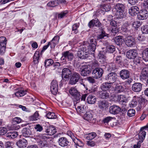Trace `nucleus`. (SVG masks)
I'll list each match as a JSON object with an SVG mask.
<instances>
[{"instance_id": "nucleus-23", "label": "nucleus", "mask_w": 148, "mask_h": 148, "mask_svg": "<svg viewBox=\"0 0 148 148\" xmlns=\"http://www.w3.org/2000/svg\"><path fill=\"white\" fill-rule=\"evenodd\" d=\"M146 134V132L141 128L138 134L139 139L140 142H143Z\"/></svg>"}, {"instance_id": "nucleus-3", "label": "nucleus", "mask_w": 148, "mask_h": 148, "mask_svg": "<svg viewBox=\"0 0 148 148\" xmlns=\"http://www.w3.org/2000/svg\"><path fill=\"white\" fill-rule=\"evenodd\" d=\"M80 69L79 72L82 76L84 77L87 76L91 72L90 67L89 65H82Z\"/></svg>"}, {"instance_id": "nucleus-32", "label": "nucleus", "mask_w": 148, "mask_h": 148, "mask_svg": "<svg viewBox=\"0 0 148 148\" xmlns=\"http://www.w3.org/2000/svg\"><path fill=\"white\" fill-rule=\"evenodd\" d=\"M18 135V132L16 131L11 132L7 134V136L9 138H16Z\"/></svg>"}, {"instance_id": "nucleus-35", "label": "nucleus", "mask_w": 148, "mask_h": 148, "mask_svg": "<svg viewBox=\"0 0 148 148\" xmlns=\"http://www.w3.org/2000/svg\"><path fill=\"white\" fill-rule=\"evenodd\" d=\"M89 44V45L92 44L93 43H96V39H95L93 37H91L89 38L87 41H84V45H86V43Z\"/></svg>"}, {"instance_id": "nucleus-47", "label": "nucleus", "mask_w": 148, "mask_h": 148, "mask_svg": "<svg viewBox=\"0 0 148 148\" xmlns=\"http://www.w3.org/2000/svg\"><path fill=\"white\" fill-rule=\"evenodd\" d=\"M69 92L72 96L75 95L79 92L75 87H72L69 90Z\"/></svg>"}, {"instance_id": "nucleus-39", "label": "nucleus", "mask_w": 148, "mask_h": 148, "mask_svg": "<svg viewBox=\"0 0 148 148\" xmlns=\"http://www.w3.org/2000/svg\"><path fill=\"white\" fill-rule=\"evenodd\" d=\"M124 89L122 86L116 85L115 88L114 90L116 92L119 93L123 92Z\"/></svg>"}, {"instance_id": "nucleus-57", "label": "nucleus", "mask_w": 148, "mask_h": 148, "mask_svg": "<svg viewBox=\"0 0 148 148\" xmlns=\"http://www.w3.org/2000/svg\"><path fill=\"white\" fill-rule=\"evenodd\" d=\"M111 7L110 5L108 4H104L103 7V11H108L110 10Z\"/></svg>"}, {"instance_id": "nucleus-59", "label": "nucleus", "mask_w": 148, "mask_h": 148, "mask_svg": "<svg viewBox=\"0 0 148 148\" xmlns=\"http://www.w3.org/2000/svg\"><path fill=\"white\" fill-rule=\"evenodd\" d=\"M6 45H0V52L1 55H3L5 51Z\"/></svg>"}, {"instance_id": "nucleus-38", "label": "nucleus", "mask_w": 148, "mask_h": 148, "mask_svg": "<svg viewBox=\"0 0 148 148\" xmlns=\"http://www.w3.org/2000/svg\"><path fill=\"white\" fill-rule=\"evenodd\" d=\"M97 134L95 132H92L87 134L86 138L87 140H92L95 138Z\"/></svg>"}, {"instance_id": "nucleus-2", "label": "nucleus", "mask_w": 148, "mask_h": 148, "mask_svg": "<svg viewBox=\"0 0 148 148\" xmlns=\"http://www.w3.org/2000/svg\"><path fill=\"white\" fill-rule=\"evenodd\" d=\"M115 8L118 18H122L126 17V14L124 12V6L123 4H117L115 6Z\"/></svg>"}, {"instance_id": "nucleus-51", "label": "nucleus", "mask_w": 148, "mask_h": 148, "mask_svg": "<svg viewBox=\"0 0 148 148\" xmlns=\"http://www.w3.org/2000/svg\"><path fill=\"white\" fill-rule=\"evenodd\" d=\"M21 121V119L18 117H15L14 118L12 121V123L14 124H19Z\"/></svg>"}, {"instance_id": "nucleus-50", "label": "nucleus", "mask_w": 148, "mask_h": 148, "mask_svg": "<svg viewBox=\"0 0 148 148\" xmlns=\"http://www.w3.org/2000/svg\"><path fill=\"white\" fill-rule=\"evenodd\" d=\"M135 111L134 110L132 109L129 110L127 113L128 116L130 117L134 116L135 115Z\"/></svg>"}, {"instance_id": "nucleus-49", "label": "nucleus", "mask_w": 148, "mask_h": 148, "mask_svg": "<svg viewBox=\"0 0 148 148\" xmlns=\"http://www.w3.org/2000/svg\"><path fill=\"white\" fill-rule=\"evenodd\" d=\"M53 63V60L51 59H47L45 62V65L46 67L49 66L51 65Z\"/></svg>"}, {"instance_id": "nucleus-18", "label": "nucleus", "mask_w": 148, "mask_h": 148, "mask_svg": "<svg viewBox=\"0 0 148 148\" xmlns=\"http://www.w3.org/2000/svg\"><path fill=\"white\" fill-rule=\"evenodd\" d=\"M17 145L20 148L25 147L28 145L27 141L23 138L19 140L16 143Z\"/></svg>"}, {"instance_id": "nucleus-36", "label": "nucleus", "mask_w": 148, "mask_h": 148, "mask_svg": "<svg viewBox=\"0 0 148 148\" xmlns=\"http://www.w3.org/2000/svg\"><path fill=\"white\" fill-rule=\"evenodd\" d=\"M76 110L77 113L79 114H81L85 112L86 111V107L84 108L83 106H78L76 108Z\"/></svg>"}, {"instance_id": "nucleus-61", "label": "nucleus", "mask_w": 148, "mask_h": 148, "mask_svg": "<svg viewBox=\"0 0 148 148\" xmlns=\"http://www.w3.org/2000/svg\"><path fill=\"white\" fill-rule=\"evenodd\" d=\"M92 20L93 22H94V27H99L100 26L101 23L98 19L95 18V19Z\"/></svg>"}, {"instance_id": "nucleus-1", "label": "nucleus", "mask_w": 148, "mask_h": 148, "mask_svg": "<svg viewBox=\"0 0 148 148\" xmlns=\"http://www.w3.org/2000/svg\"><path fill=\"white\" fill-rule=\"evenodd\" d=\"M77 52L78 56L81 59L88 58L89 55L87 47L84 45L80 46L78 48Z\"/></svg>"}, {"instance_id": "nucleus-21", "label": "nucleus", "mask_w": 148, "mask_h": 148, "mask_svg": "<svg viewBox=\"0 0 148 148\" xmlns=\"http://www.w3.org/2000/svg\"><path fill=\"white\" fill-rule=\"evenodd\" d=\"M58 143L59 145L62 147H65L67 146L69 142L65 137H61L58 140Z\"/></svg>"}, {"instance_id": "nucleus-25", "label": "nucleus", "mask_w": 148, "mask_h": 148, "mask_svg": "<svg viewBox=\"0 0 148 148\" xmlns=\"http://www.w3.org/2000/svg\"><path fill=\"white\" fill-rule=\"evenodd\" d=\"M111 84H112L109 82L103 83L101 85V89L104 91L108 90L111 86Z\"/></svg>"}, {"instance_id": "nucleus-4", "label": "nucleus", "mask_w": 148, "mask_h": 148, "mask_svg": "<svg viewBox=\"0 0 148 148\" xmlns=\"http://www.w3.org/2000/svg\"><path fill=\"white\" fill-rule=\"evenodd\" d=\"M82 78V77L79 73L74 72L70 79L69 84L71 85L75 84Z\"/></svg>"}, {"instance_id": "nucleus-14", "label": "nucleus", "mask_w": 148, "mask_h": 148, "mask_svg": "<svg viewBox=\"0 0 148 148\" xmlns=\"http://www.w3.org/2000/svg\"><path fill=\"white\" fill-rule=\"evenodd\" d=\"M148 77V67L146 66L144 67L140 75V79L141 81L145 80Z\"/></svg>"}, {"instance_id": "nucleus-29", "label": "nucleus", "mask_w": 148, "mask_h": 148, "mask_svg": "<svg viewBox=\"0 0 148 148\" xmlns=\"http://www.w3.org/2000/svg\"><path fill=\"white\" fill-rule=\"evenodd\" d=\"M123 37L121 36H118L115 37L114 41L115 43L118 45H121L123 43Z\"/></svg>"}, {"instance_id": "nucleus-53", "label": "nucleus", "mask_w": 148, "mask_h": 148, "mask_svg": "<svg viewBox=\"0 0 148 148\" xmlns=\"http://www.w3.org/2000/svg\"><path fill=\"white\" fill-rule=\"evenodd\" d=\"M6 44V38L4 36L0 37V45H5Z\"/></svg>"}, {"instance_id": "nucleus-48", "label": "nucleus", "mask_w": 148, "mask_h": 148, "mask_svg": "<svg viewBox=\"0 0 148 148\" xmlns=\"http://www.w3.org/2000/svg\"><path fill=\"white\" fill-rule=\"evenodd\" d=\"M46 116L47 118L49 119H54L57 118V116L54 112H49Z\"/></svg>"}, {"instance_id": "nucleus-40", "label": "nucleus", "mask_w": 148, "mask_h": 148, "mask_svg": "<svg viewBox=\"0 0 148 148\" xmlns=\"http://www.w3.org/2000/svg\"><path fill=\"white\" fill-rule=\"evenodd\" d=\"M79 23L74 24L73 25L72 27V32L75 34H77L78 32V30L77 29L79 27Z\"/></svg>"}, {"instance_id": "nucleus-44", "label": "nucleus", "mask_w": 148, "mask_h": 148, "mask_svg": "<svg viewBox=\"0 0 148 148\" xmlns=\"http://www.w3.org/2000/svg\"><path fill=\"white\" fill-rule=\"evenodd\" d=\"M39 114L38 112H36L33 115L30 116L29 118L30 120L36 121L39 119Z\"/></svg>"}, {"instance_id": "nucleus-5", "label": "nucleus", "mask_w": 148, "mask_h": 148, "mask_svg": "<svg viewBox=\"0 0 148 148\" xmlns=\"http://www.w3.org/2000/svg\"><path fill=\"white\" fill-rule=\"evenodd\" d=\"M62 56L61 58L62 60H71L73 58V54L69 51H66L62 53Z\"/></svg>"}, {"instance_id": "nucleus-63", "label": "nucleus", "mask_w": 148, "mask_h": 148, "mask_svg": "<svg viewBox=\"0 0 148 148\" xmlns=\"http://www.w3.org/2000/svg\"><path fill=\"white\" fill-rule=\"evenodd\" d=\"M113 119V118L112 117L108 116L104 119L103 122L104 123H108Z\"/></svg>"}, {"instance_id": "nucleus-19", "label": "nucleus", "mask_w": 148, "mask_h": 148, "mask_svg": "<svg viewBox=\"0 0 148 148\" xmlns=\"http://www.w3.org/2000/svg\"><path fill=\"white\" fill-rule=\"evenodd\" d=\"M71 73V72L70 69L67 68H65L62 69V77L63 78L68 79L69 78V75Z\"/></svg>"}, {"instance_id": "nucleus-34", "label": "nucleus", "mask_w": 148, "mask_h": 148, "mask_svg": "<svg viewBox=\"0 0 148 148\" xmlns=\"http://www.w3.org/2000/svg\"><path fill=\"white\" fill-rule=\"evenodd\" d=\"M115 47L113 45H109L107 46L106 51L107 52L110 53H112L115 51Z\"/></svg>"}, {"instance_id": "nucleus-10", "label": "nucleus", "mask_w": 148, "mask_h": 148, "mask_svg": "<svg viewBox=\"0 0 148 148\" xmlns=\"http://www.w3.org/2000/svg\"><path fill=\"white\" fill-rule=\"evenodd\" d=\"M103 70L101 68H97L94 69L92 71V75L95 79H97L101 77L103 73Z\"/></svg>"}, {"instance_id": "nucleus-58", "label": "nucleus", "mask_w": 148, "mask_h": 148, "mask_svg": "<svg viewBox=\"0 0 148 148\" xmlns=\"http://www.w3.org/2000/svg\"><path fill=\"white\" fill-rule=\"evenodd\" d=\"M141 25V23L140 21H136L133 22L132 26L135 28H138Z\"/></svg>"}, {"instance_id": "nucleus-45", "label": "nucleus", "mask_w": 148, "mask_h": 148, "mask_svg": "<svg viewBox=\"0 0 148 148\" xmlns=\"http://www.w3.org/2000/svg\"><path fill=\"white\" fill-rule=\"evenodd\" d=\"M129 25L127 23H125L121 27V29L123 32L127 33L129 32Z\"/></svg>"}, {"instance_id": "nucleus-22", "label": "nucleus", "mask_w": 148, "mask_h": 148, "mask_svg": "<svg viewBox=\"0 0 148 148\" xmlns=\"http://www.w3.org/2000/svg\"><path fill=\"white\" fill-rule=\"evenodd\" d=\"M46 132L48 135H52L56 132V130L53 126H50L47 129Z\"/></svg>"}, {"instance_id": "nucleus-11", "label": "nucleus", "mask_w": 148, "mask_h": 148, "mask_svg": "<svg viewBox=\"0 0 148 148\" xmlns=\"http://www.w3.org/2000/svg\"><path fill=\"white\" fill-rule=\"evenodd\" d=\"M138 55L137 51L135 49H131L127 51L126 53L127 57L130 59H133L136 57Z\"/></svg>"}, {"instance_id": "nucleus-54", "label": "nucleus", "mask_w": 148, "mask_h": 148, "mask_svg": "<svg viewBox=\"0 0 148 148\" xmlns=\"http://www.w3.org/2000/svg\"><path fill=\"white\" fill-rule=\"evenodd\" d=\"M68 12L67 11L62 12L58 14V17L59 18H62L66 16L68 14Z\"/></svg>"}, {"instance_id": "nucleus-16", "label": "nucleus", "mask_w": 148, "mask_h": 148, "mask_svg": "<svg viewBox=\"0 0 148 148\" xmlns=\"http://www.w3.org/2000/svg\"><path fill=\"white\" fill-rule=\"evenodd\" d=\"M121 109L118 106L113 105L109 108V112L110 114H118L120 111Z\"/></svg>"}, {"instance_id": "nucleus-62", "label": "nucleus", "mask_w": 148, "mask_h": 148, "mask_svg": "<svg viewBox=\"0 0 148 148\" xmlns=\"http://www.w3.org/2000/svg\"><path fill=\"white\" fill-rule=\"evenodd\" d=\"M7 129L4 127H0V135L5 134L7 132Z\"/></svg>"}, {"instance_id": "nucleus-27", "label": "nucleus", "mask_w": 148, "mask_h": 148, "mask_svg": "<svg viewBox=\"0 0 148 148\" xmlns=\"http://www.w3.org/2000/svg\"><path fill=\"white\" fill-rule=\"evenodd\" d=\"M105 69L108 71H111L115 69V66L113 63H109L105 65Z\"/></svg>"}, {"instance_id": "nucleus-15", "label": "nucleus", "mask_w": 148, "mask_h": 148, "mask_svg": "<svg viewBox=\"0 0 148 148\" xmlns=\"http://www.w3.org/2000/svg\"><path fill=\"white\" fill-rule=\"evenodd\" d=\"M132 89L135 92H139L142 90V85L140 83L136 82L133 84L132 86Z\"/></svg>"}, {"instance_id": "nucleus-46", "label": "nucleus", "mask_w": 148, "mask_h": 148, "mask_svg": "<svg viewBox=\"0 0 148 148\" xmlns=\"http://www.w3.org/2000/svg\"><path fill=\"white\" fill-rule=\"evenodd\" d=\"M118 100L122 103H126L127 102V98L125 96L123 95L118 96Z\"/></svg>"}, {"instance_id": "nucleus-41", "label": "nucleus", "mask_w": 148, "mask_h": 148, "mask_svg": "<svg viewBox=\"0 0 148 148\" xmlns=\"http://www.w3.org/2000/svg\"><path fill=\"white\" fill-rule=\"evenodd\" d=\"M99 97L103 99H106L109 97V95L107 92H101L99 94Z\"/></svg>"}, {"instance_id": "nucleus-17", "label": "nucleus", "mask_w": 148, "mask_h": 148, "mask_svg": "<svg viewBox=\"0 0 148 148\" xmlns=\"http://www.w3.org/2000/svg\"><path fill=\"white\" fill-rule=\"evenodd\" d=\"M139 8L137 6H134L131 7L129 10V13L132 16L136 15L139 12Z\"/></svg>"}, {"instance_id": "nucleus-6", "label": "nucleus", "mask_w": 148, "mask_h": 148, "mask_svg": "<svg viewBox=\"0 0 148 148\" xmlns=\"http://www.w3.org/2000/svg\"><path fill=\"white\" fill-rule=\"evenodd\" d=\"M135 97L137 99L138 103L137 110L138 111H139L143 109L145 107L147 100L141 97Z\"/></svg>"}, {"instance_id": "nucleus-20", "label": "nucleus", "mask_w": 148, "mask_h": 148, "mask_svg": "<svg viewBox=\"0 0 148 148\" xmlns=\"http://www.w3.org/2000/svg\"><path fill=\"white\" fill-rule=\"evenodd\" d=\"M98 107L101 110L105 109L108 106V103L105 101H99L97 103Z\"/></svg>"}, {"instance_id": "nucleus-33", "label": "nucleus", "mask_w": 148, "mask_h": 148, "mask_svg": "<svg viewBox=\"0 0 148 148\" xmlns=\"http://www.w3.org/2000/svg\"><path fill=\"white\" fill-rule=\"evenodd\" d=\"M106 38H108V34H106L105 32L104 31H102L100 34L97 36V40H99L103 38L105 39Z\"/></svg>"}, {"instance_id": "nucleus-43", "label": "nucleus", "mask_w": 148, "mask_h": 148, "mask_svg": "<svg viewBox=\"0 0 148 148\" xmlns=\"http://www.w3.org/2000/svg\"><path fill=\"white\" fill-rule=\"evenodd\" d=\"M26 94V91L24 90H20L15 93V95L17 97H22Z\"/></svg>"}, {"instance_id": "nucleus-55", "label": "nucleus", "mask_w": 148, "mask_h": 148, "mask_svg": "<svg viewBox=\"0 0 148 148\" xmlns=\"http://www.w3.org/2000/svg\"><path fill=\"white\" fill-rule=\"evenodd\" d=\"M56 2V1H51L47 4V5L49 7H54L57 5Z\"/></svg>"}, {"instance_id": "nucleus-9", "label": "nucleus", "mask_w": 148, "mask_h": 148, "mask_svg": "<svg viewBox=\"0 0 148 148\" xmlns=\"http://www.w3.org/2000/svg\"><path fill=\"white\" fill-rule=\"evenodd\" d=\"M124 42L126 45L128 47H131L135 45L136 42L134 38L132 36H129L125 39Z\"/></svg>"}, {"instance_id": "nucleus-12", "label": "nucleus", "mask_w": 148, "mask_h": 148, "mask_svg": "<svg viewBox=\"0 0 148 148\" xmlns=\"http://www.w3.org/2000/svg\"><path fill=\"white\" fill-rule=\"evenodd\" d=\"M148 17V13L145 9L140 10L137 15V18L139 20L146 19Z\"/></svg>"}, {"instance_id": "nucleus-7", "label": "nucleus", "mask_w": 148, "mask_h": 148, "mask_svg": "<svg viewBox=\"0 0 148 148\" xmlns=\"http://www.w3.org/2000/svg\"><path fill=\"white\" fill-rule=\"evenodd\" d=\"M116 74L114 72H112L108 74L105 77L106 81L112 84L117 79Z\"/></svg>"}, {"instance_id": "nucleus-60", "label": "nucleus", "mask_w": 148, "mask_h": 148, "mask_svg": "<svg viewBox=\"0 0 148 148\" xmlns=\"http://www.w3.org/2000/svg\"><path fill=\"white\" fill-rule=\"evenodd\" d=\"M88 47V48L90 51L92 52L94 51L96 49V43H93L92 44L89 45Z\"/></svg>"}, {"instance_id": "nucleus-28", "label": "nucleus", "mask_w": 148, "mask_h": 148, "mask_svg": "<svg viewBox=\"0 0 148 148\" xmlns=\"http://www.w3.org/2000/svg\"><path fill=\"white\" fill-rule=\"evenodd\" d=\"M23 135L25 137H29L32 134L31 130L29 128H25L23 130Z\"/></svg>"}, {"instance_id": "nucleus-37", "label": "nucleus", "mask_w": 148, "mask_h": 148, "mask_svg": "<svg viewBox=\"0 0 148 148\" xmlns=\"http://www.w3.org/2000/svg\"><path fill=\"white\" fill-rule=\"evenodd\" d=\"M135 97H137L134 96L133 97L132 100L129 104L130 106V107L133 108L135 107L137 105V99Z\"/></svg>"}, {"instance_id": "nucleus-52", "label": "nucleus", "mask_w": 148, "mask_h": 148, "mask_svg": "<svg viewBox=\"0 0 148 148\" xmlns=\"http://www.w3.org/2000/svg\"><path fill=\"white\" fill-rule=\"evenodd\" d=\"M141 31L143 34H148V25H146L143 26L141 27Z\"/></svg>"}, {"instance_id": "nucleus-42", "label": "nucleus", "mask_w": 148, "mask_h": 148, "mask_svg": "<svg viewBox=\"0 0 148 148\" xmlns=\"http://www.w3.org/2000/svg\"><path fill=\"white\" fill-rule=\"evenodd\" d=\"M73 140L76 145L81 147L83 146V143L82 141L76 138L75 139H73Z\"/></svg>"}, {"instance_id": "nucleus-31", "label": "nucleus", "mask_w": 148, "mask_h": 148, "mask_svg": "<svg viewBox=\"0 0 148 148\" xmlns=\"http://www.w3.org/2000/svg\"><path fill=\"white\" fill-rule=\"evenodd\" d=\"M142 55L143 59L146 62L148 61V48L145 49L143 51Z\"/></svg>"}, {"instance_id": "nucleus-26", "label": "nucleus", "mask_w": 148, "mask_h": 148, "mask_svg": "<svg viewBox=\"0 0 148 148\" xmlns=\"http://www.w3.org/2000/svg\"><path fill=\"white\" fill-rule=\"evenodd\" d=\"M83 118L85 120L90 121L93 119V116L90 112H86L83 116Z\"/></svg>"}, {"instance_id": "nucleus-13", "label": "nucleus", "mask_w": 148, "mask_h": 148, "mask_svg": "<svg viewBox=\"0 0 148 148\" xmlns=\"http://www.w3.org/2000/svg\"><path fill=\"white\" fill-rule=\"evenodd\" d=\"M119 75L122 79L125 80L129 77L130 72L127 70L123 69L120 72Z\"/></svg>"}, {"instance_id": "nucleus-64", "label": "nucleus", "mask_w": 148, "mask_h": 148, "mask_svg": "<svg viewBox=\"0 0 148 148\" xmlns=\"http://www.w3.org/2000/svg\"><path fill=\"white\" fill-rule=\"evenodd\" d=\"M95 78L93 77H93H87L86 78L87 80L90 83H95V80L94 79Z\"/></svg>"}, {"instance_id": "nucleus-8", "label": "nucleus", "mask_w": 148, "mask_h": 148, "mask_svg": "<svg viewBox=\"0 0 148 148\" xmlns=\"http://www.w3.org/2000/svg\"><path fill=\"white\" fill-rule=\"evenodd\" d=\"M58 90V84L56 80H53L51 83L50 90L52 93L56 95Z\"/></svg>"}, {"instance_id": "nucleus-30", "label": "nucleus", "mask_w": 148, "mask_h": 148, "mask_svg": "<svg viewBox=\"0 0 148 148\" xmlns=\"http://www.w3.org/2000/svg\"><path fill=\"white\" fill-rule=\"evenodd\" d=\"M40 57V52L36 51L33 57V62L35 64H37L39 62Z\"/></svg>"}, {"instance_id": "nucleus-24", "label": "nucleus", "mask_w": 148, "mask_h": 148, "mask_svg": "<svg viewBox=\"0 0 148 148\" xmlns=\"http://www.w3.org/2000/svg\"><path fill=\"white\" fill-rule=\"evenodd\" d=\"M96 101V98L94 96L92 95H89L87 99L88 103L90 104H93Z\"/></svg>"}, {"instance_id": "nucleus-56", "label": "nucleus", "mask_w": 148, "mask_h": 148, "mask_svg": "<svg viewBox=\"0 0 148 148\" xmlns=\"http://www.w3.org/2000/svg\"><path fill=\"white\" fill-rule=\"evenodd\" d=\"M73 97L74 98V101H76L80 100L81 98V95L79 92H78Z\"/></svg>"}]
</instances>
